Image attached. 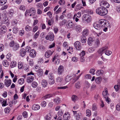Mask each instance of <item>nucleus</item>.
Masks as SVG:
<instances>
[{
	"label": "nucleus",
	"instance_id": "58836bf2",
	"mask_svg": "<svg viewBox=\"0 0 120 120\" xmlns=\"http://www.w3.org/2000/svg\"><path fill=\"white\" fill-rule=\"evenodd\" d=\"M2 63L3 65L5 67H7L9 65L8 63L6 60H3Z\"/></svg>",
	"mask_w": 120,
	"mask_h": 120
},
{
	"label": "nucleus",
	"instance_id": "ddd939ff",
	"mask_svg": "<svg viewBox=\"0 0 120 120\" xmlns=\"http://www.w3.org/2000/svg\"><path fill=\"white\" fill-rule=\"evenodd\" d=\"M34 79V77L30 75L28 76L26 79V82L28 83H30L32 82Z\"/></svg>",
	"mask_w": 120,
	"mask_h": 120
},
{
	"label": "nucleus",
	"instance_id": "f3484780",
	"mask_svg": "<svg viewBox=\"0 0 120 120\" xmlns=\"http://www.w3.org/2000/svg\"><path fill=\"white\" fill-rule=\"evenodd\" d=\"M101 15H106L108 13V11L105 8H102L101 9Z\"/></svg>",
	"mask_w": 120,
	"mask_h": 120
},
{
	"label": "nucleus",
	"instance_id": "2eb2a0df",
	"mask_svg": "<svg viewBox=\"0 0 120 120\" xmlns=\"http://www.w3.org/2000/svg\"><path fill=\"white\" fill-rule=\"evenodd\" d=\"M93 26L95 28L98 30H100L102 27L99 23L98 24L94 23L93 24Z\"/></svg>",
	"mask_w": 120,
	"mask_h": 120
},
{
	"label": "nucleus",
	"instance_id": "13d9d810",
	"mask_svg": "<svg viewBox=\"0 0 120 120\" xmlns=\"http://www.w3.org/2000/svg\"><path fill=\"white\" fill-rule=\"evenodd\" d=\"M40 34L39 31L37 32L34 35V39H36L38 37Z\"/></svg>",
	"mask_w": 120,
	"mask_h": 120
},
{
	"label": "nucleus",
	"instance_id": "4468645a",
	"mask_svg": "<svg viewBox=\"0 0 120 120\" xmlns=\"http://www.w3.org/2000/svg\"><path fill=\"white\" fill-rule=\"evenodd\" d=\"M34 8H31L30 10L29 11L26 10L25 12V15L26 16L27 15L28 13H31L33 15H34L35 11V10L34 9Z\"/></svg>",
	"mask_w": 120,
	"mask_h": 120
},
{
	"label": "nucleus",
	"instance_id": "bb28decb",
	"mask_svg": "<svg viewBox=\"0 0 120 120\" xmlns=\"http://www.w3.org/2000/svg\"><path fill=\"white\" fill-rule=\"evenodd\" d=\"M75 117L76 120H79L82 118L81 113H79L77 114Z\"/></svg>",
	"mask_w": 120,
	"mask_h": 120
},
{
	"label": "nucleus",
	"instance_id": "423d86ee",
	"mask_svg": "<svg viewBox=\"0 0 120 120\" xmlns=\"http://www.w3.org/2000/svg\"><path fill=\"white\" fill-rule=\"evenodd\" d=\"M99 23L102 27L106 26L107 24V21L105 19H100L99 22Z\"/></svg>",
	"mask_w": 120,
	"mask_h": 120
},
{
	"label": "nucleus",
	"instance_id": "72a5a7b5",
	"mask_svg": "<svg viewBox=\"0 0 120 120\" xmlns=\"http://www.w3.org/2000/svg\"><path fill=\"white\" fill-rule=\"evenodd\" d=\"M17 63L15 61H13L11 63L10 66L11 68H12L15 67Z\"/></svg>",
	"mask_w": 120,
	"mask_h": 120
},
{
	"label": "nucleus",
	"instance_id": "412c9836",
	"mask_svg": "<svg viewBox=\"0 0 120 120\" xmlns=\"http://www.w3.org/2000/svg\"><path fill=\"white\" fill-rule=\"evenodd\" d=\"M104 73V71L102 70H97L96 73V74L97 76L101 75Z\"/></svg>",
	"mask_w": 120,
	"mask_h": 120
},
{
	"label": "nucleus",
	"instance_id": "bf43d9fd",
	"mask_svg": "<svg viewBox=\"0 0 120 120\" xmlns=\"http://www.w3.org/2000/svg\"><path fill=\"white\" fill-rule=\"evenodd\" d=\"M109 26V25L108 24H108L107 25H106V26H103L104 27V28L103 29V30L105 32H106L108 31V28Z\"/></svg>",
	"mask_w": 120,
	"mask_h": 120
},
{
	"label": "nucleus",
	"instance_id": "5701e85b",
	"mask_svg": "<svg viewBox=\"0 0 120 120\" xmlns=\"http://www.w3.org/2000/svg\"><path fill=\"white\" fill-rule=\"evenodd\" d=\"M102 94L104 98H105L106 97H108V91L107 88H105L104 90L103 91Z\"/></svg>",
	"mask_w": 120,
	"mask_h": 120
},
{
	"label": "nucleus",
	"instance_id": "3c124183",
	"mask_svg": "<svg viewBox=\"0 0 120 120\" xmlns=\"http://www.w3.org/2000/svg\"><path fill=\"white\" fill-rule=\"evenodd\" d=\"M60 99L57 98L53 99V101L55 103L58 104L60 103Z\"/></svg>",
	"mask_w": 120,
	"mask_h": 120
},
{
	"label": "nucleus",
	"instance_id": "4be33fe9",
	"mask_svg": "<svg viewBox=\"0 0 120 120\" xmlns=\"http://www.w3.org/2000/svg\"><path fill=\"white\" fill-rule=\"evenodd\" d=\"M47 82L46 80L43 79L42 80L41 84L43 87H47Z\"/></svg>",
	"mask_w": 120,
	"mask_h": 120
},
{
	"label": "nucleus",
	"instance_id": "e2e57ef3",
	"mask_svg": "<svg viewBox=\"0 0 120 120\" xmlns=\"http://www.w3.org/2000/svg\"><path fill=\"white\" fill-rule=\"evenodd\" d=\"M26 51L30 52L31 50V47L29 46H28L26 48Z\"/></svg>",
	"mask_w": 120,
	"mask_h": 120
},
{
	"label": "nucleus",
	"instance_id": "6e6d98bb",
	"mask_svg": "<svg viewBox=\"0 0 120 120\" xmlns=\"http://www.w3.org/2000/svg\"><path fill=\"white\" fill-rule=\"evenodd\" d=\"M23 68H24V70L26 71H28L29 70V67L27 64L25 65Z\"/></svg>",
	"mask_w": 120,
	"mask_h": 120
},
{
	"label": "nucleus",
	"instance_id": "603ef678",
	"mask_svg": "<svg viewBox=\"0 0 120 120\" xmlns=\"http://www.w3.org/2000/svg\"><path fill=\"white\" fill-rule=\"evenodd\" d=\"M95 48L94 47H90L88 49V51L90 52H92L95 50Z\"/></svg>",
	"mask_w": 120,
	"mask_h": 120
},
{
	"label": "nucleus",
	"instance_id": "338daca9",
	"mask_svg": "<svg viewBox=\"0 0 120 120\" xmlns=\"http://www.w3.org/2000/svg\"><path fill=\"white\" fill-rule=\"evenodd\" d=\"M43 61V59L42 58H39L38 60V63L39 64L42 63Z\"/></svg>",
	"mask_w": 120,
	"mask_h": 120
},
{
	"label": "nucleus",
	"instance_id": "aec40b11",
	"mask_svg": "<svg viewBox=\"0 0 120 120\" xmlns=\"http://www.w3.org/2000/svg\"><path fill=\"white\" fill-rule=\"evenodd\" d=\"M89 30L87 29H85L82 32V34L85 37L88 35L89 34Z\"/></svg>",
	"mask_w": 120,
	"mask_h": 120
},
{
	"label": "nucleus",
	"instance_id": "7ed1b4c3",
	"mask_svg": "<svg viewBox=\"0 0 120 120\" xmlns=\"http://www.w3.org/2000/svg\"><path fill=\"white\" fill-rule=\"evenodd\" d=\"M9 101V99L5 100L2 98H0V102L3 107L5 106L8 105V101Z\"/></svg>",
	"mask_w": 120,
	"mask_h": 120
},
{
	"label": "nucleus",
	"instance_id": "6ab92c4d",
	"mask_svg": "<svg viewBox=\"0 0 120 120\" xmlns=\"http://www.w3.org/2000/svg\"><path fill=\"white\" fill-rule=\"evenodd\" d=\"M40 108V106L38 104H34L32 107V109L34 110H37Z\"/></svg>",
	"mask_w": 120,
	"mask_h": 120
},
{
	"label": "nucleus",
	"instance_id": "0eeeda50",
	"mask_svg": "<svg viewBox=\"0 0 120 120\" xmlns=\"http://www.w3.org/2000/svg\"><path fill=\"white\" fill-rule=\"evenodd\" d=\"M81 43L79 41H76L74 43V46L78 50H81L82 47L81 45Z\"/></svg>",
	"mask_w": 120,
	"mask_h": 120
},
{
	"label": "nucleus",
	"instance_id": "f8f14e48",
	"mask_svg": "<svg viewBox=\"0 0 120 120\" xmlns=\"http://www.w3.org/2000/svg\"><path fill=\"white\" fill-rule=\"evenodd\" d=\"M29 55L31 57L34 58L36 56L37 53L36 51L34 49H32Z\"/></svg>",
	"mask_w": 120,
	"mask_h": 120
},
{
	"label": "nucleus",
	"instance_id": "09e8293b",
	"mask_svg": "<svg viewBox=\"0 0 120 120\" xmlns=\"http://www.w3.org/2000/svg\"><path fill=\"white\" fill-rule=\"evenodd\" d=\"M7 37L8 39L10 40L12 39L13 36L10 33H8L7 35Z\"/></svg>",
	"mask_w": 120,
	"mask_h": 120
},
{
	"label": "nucleus",
	"instance_id": "9b49d317",
	"mask_svg": "<svg viewBox=\"0 0 120 120\" xmlns=\"http://www.w3.org/2000/svg\"><path fill=\"white\" fill-rule=\"evenodd\" d=\"M53 53V52H52L50 50H48L45 52V56L47 58H49L52 55Z\"/></svg>",
	"mask_w": 120,
	"mask_h": 120
},
{
	"label": "nucleus",
	"instance_id": "37998d69",
	"mask_svg": "<svg viewBox=\"0 0 120 120\" xmlns=\"http://www.w3.org/2000/svg\"><path fill=\"white\" fill-rule=\"evenodd\" d=\"M94 41L93 38L91 37H89L88 39V42L89 45H90Z\"/></svg>",
	"mask_w": 120,
	"mask_h": 120
},
{
	"label": "nucleus",
	"instance_id": "f704fd0d",
	"mask_svg": "<svg viewBox=\"0 0 120 120\" xmlns=\"http://www.w3.org/2000/svg\"><path fill=\"white\" fill-rule=\"evenodd\" d=\"M24 79L21 78L19 79L18 81V83L20 85H22L24 83Z\"/></svg>",
	"mask_w": 120,
	"mask_h": 120
},
{
	"label": "nucleus",
	"instance_id": "9d476101",
	"mask_svg": "<svg viewBox=\"0 0 120 120\" xmlns=\"http://www.w3.org/2000/svg\"><path fill=\"white\" fill-rule=\"evenodd\" d=\"M7 30V28L5 26H2L0 28V33L1 34H5Z\"/></svg>",
	"mask_w": 120,
	"mask_h": 120
},
{
	"label": "nucleus",
	"instance_id": "6e6552de",
	"mask_svg": "<svg viewBox=\"0 0 120 120\" xmlns=\"http://www.w3.org/2000/svg\"><path fill=\"white\" fill-rule=\"evenodd\" d=\"M64 71V68L63 66L60 65L58 69V72L59 75H61L63 73Z\"/></svg>",
	"mask_w": 120,
	"mask_h": 120
},
{
	"label": "nucleus",
	"instance_id": "ea45409f",
	"mask_svg": "<svg viewBox=\"0 0 120 120\" xmlns=\"http://www.w3.org/2000/svg\"><path fill=\"white\" fill-rule=\"evenodd\" d=\"M25 29L27 31H29L32 30V27L29 25L26 26L25 27Z\"/></svg>",
	"mask_w": 120,
	"mask_h": 120
},
{
	"label": "nucleus",
	"instance_id": "49530a36",
	"mask_svg": "<svg viewBox=\"0 0 120 120\" xmlns=\"http://www.w3.org/2000/svg\"><path fill=\"white\" fill-rule=\"evenodd\" d=\"M72 101H75L78 99L77 97L75 95H73L72 96Z\"/></svg>",
	"mask_w": 120,
	"mask_h": 120
},
{
	"label": "nucleus",
	"instance_id": "c756f323",
	"mask_svg": "<svg viewBox=\"0 0 120 120\" xmlns=\"http://www.w3.org/2000/svg\"><path fill=\"white\" fill-rule=\"evenodd\" d=\"M48 82L50 85L53 84L55 82L54 78H49Z\"/></svg>",
	"mask_w": 120,
	"mask_h": 120
},
{
	"label": "nucleus",
	"instance_id": "b1692460",
	"mask_svg": "<svg viewBox=\"0 0 120 120\" xmlns=\"http://www.w3.org/2000/svg\"><path fill=\"white\" fill-rule=\"evenodd\" d=\"M102 81L101 77H99L96 78L95 80V82L97 84H100Z\"/></svg>",
	"mask_w": 120,
	"mask_h": 120
},
{
	"label": "nucleus",
	"instance_id": "f03ea898",
	"mask_svg": "<svg viewBox=\"0 0 120 120\" xmlns=\"http://www.w3.org/2000/svg\"><path fill=\"white\" fill-rule=\"evenodd\" d=\"M46 40L53 41L54 39V35L52 32H50L45 37Z\"/></svg>",
	"mask_w": 120,
	"mask_h": 120
},
{
	"label": "nucleus",
	"instance_id": "de8ad7c7",
	"mask_svg": "<svg viewBox=\"0 0 120 120\" xmlns=\"http://www.w3.org/2000/svg\"><path fill=\"white\" fill-rule=\"evenodd\" d=\"M88 15L87 14L84 15L82 16V21L84 22H85L88 17Z\"/></svg>",
	"mask_w": 120,
	"mask_h": 120
},
{
	"label": "nucleus",
	"instance_id": "5fc2aeb1",
	"mask_svg": "<svg viewBox=\"0 0 120 120\" xmlns=\"http://www.w3.org/2000/svg\"><path fill=\"white\" fill-rule=\"evenodd\" d=\"M86 116L88 117H89L91 115V111L89 109H87L86 110Z\"/></svg>",
	"mask_w": 120,
	"mask_h": 120
},
{
	"label": "nucleus",
	"instance_id": "7c9ffc66",
	"mask_svg": "<svg viewBox=\"0 0 120 120\" xmlns=\"http://www.w3.org/2000/svg\"><path fill=\"white\" fill-rule=\"evenodd\" d=\"M67 51L68 53L72 54L73 52V48L72 47H69V48L67 49Z\"/></svg>",
	"mask_w": 120,
	"mask_h": 120
},
{
	"label": "nucleus",
	"instance_id": "c85d7f7f",
	"mask_svg": "<svg viewBox=\"0 0 120 120\" xmlns=\"http://www.w3.org/2000/svg\"><path fill=\"white\" fill-rule=\"evenodd\" d=\"M52 116L50 114H47L45 117V120H50Z\"/></svg>",
	"mask_w": 120,
	"mask_h": 120
},
{
	"label": "nucleus",
	"instance_id": "e433bc0d",
	"mask_svg": "<svg viewBox=\"0 0 120 120\" xmlns=\"http://www.w3.org/2000/svg\"><path fill=\"white\" fill-rule=\"evenodd\" d=\"M38 83L35 81L33 82L32 83L31 86L33 88H35L38 86Z\"/></svg>",
	"mask_w": 120,
	"mask_h": 120
},
{
	"label": "nucleus",
	"instance_id": "2f4dec72",
	"mask_svg": "<svg viewBox=\"0 0 120 120\" xmlns=\"http://www.w3.org/2000/svg\"><path fill=\"white\" fill-rule=\"evenodd\" d=\"M63 80V78L62 77H58L56 79V81L57 82H61Z\"/></svg>",
	"mask_w": 120,
	"mask_h": 120
},
{
	"label": "nucleus",
	"instance_id": "20e7f679",
	"mask_svg": "<svg viewBox=\"0 0 120 120\" xmlns=\"http://www.w3.org/2000/svg\"><path fill=\"white\" fill-rule=\"evenodd\" d=\"M100 5L102 8H109L110 5L105 1H101L100 3Z\"/></svg>",
	"mask_w": 120,
	"mask_h": 120
},
{
	"label": "nucleus",
	"instance_id": "a211bd4d",
	"mask_svg": "<svg viewBox=\"0 0 120 120\" xmlns=\"http://www.w3.org/2000/svg\"><path fill=\"white\" fill-rule=\"evenodd\" d=\"M67 26L68 28H70L74 27V25L72 21L69 20L67 22Z\"/></svg>",
	"mask_w": 120,
	"mask_h": 120
},
{
	"label": "nucleus",
	"instance_id": "0e129e2a",
	"mask_svg": "<svg viewBox=\"0 0 120 120\" xmlns=\"http://www.w3.org/2000/svg\"><path fill=\"white\" fill-rule=\"evenodd\" d=\"M96 88V85L93 84H92L91 86V90H93L95 89Z\"/></svg>",
	"mask_w": 120,
	"mask_h": 120
},
{
	"label": "nucleus",
	"instance_id": "c03bdc74",
	"mask_svg": "<svg viewBox=\"0 0 120 120\" xmlns=\"http://www.w3.org/2000/svg\"><path fill=\"white\" fill-rule=\"evenodd\" d=\"M114 88L116 91H117L120 88V83H119L118 85H115Z\"/></svg>",
	"mask_w": 120,
	"mask_h": 120
},
{
	"label": "nucleus",
	"instance_id": "473e14b6",
	"mask_svg": "<svg viewBox=\"0 0 120 120\" xmlns=\"http://www.w3.org/2000/svg\"><path fill=\"white\" fill-rule=\"evenodd\" d=\"M102 8H97L96 10V12L97 14L100 15L101 12V9Z\"/></svg>",
	"mask_w": 120,
	"mask_h": 120
},
{
	"label": "nucleus",
	"instance_id": "c9c22d12",
	"mask_svg": "<svg viewBox=\"0 0 120 120\" xmlns=\"http://www.w3.org/2000/svg\"><path fill=\"white\" fill-rule=\"evenodd\" d=\"M69 46L68 43L66 41H64L63 44V46L65 49L67 48Z\"/></svg>",
	"mask_w": 120,
	"mask_h": 120
},
{
	"label": "nucleus",
	"instance_id": "8fccbe9b",
	"mask_svg": "<svg viewBox=\"0 0 120 120\" xmlns=\"http://www.w3.org/2000/svg\"><path fill=\"white\" fill-rule=\"evenodd\" d=\"M53 95L51 94H48L45 95L44 97L45 99H46L50 98L51 97H53Z\"/></svg>",
	"mask_w": 120,
	"mask_h": 120
},
{
	"label": "nucleus",
	"instance_id": "4d7b16f0",
	"mask_svg": "<svg viewBox=\"0 0 120 120\" xmlns=\"http://www.w3.org/2000/svg\"><path fill=\"white\" fill-rule=\"evenodd\" d=\"M71 79V77L67 76H66L65 78V80L67 82L69 81Z\"/></svg>",
	"mask_w": 120,
	"mask_h": 120
},
{
	"label": "nucleus",
	"instance_id": "79ce46f5",
	"mask_svg": "<svg viewBox=\"0 0 120 120\" xmlns=\"http://www.w3.org/2000/svg\"><path fill=\"white\" fill-rule=\"evenodd\" d=\"M14 41L13 40L11 41L9 44V45L11 47H13L15 44Z\"/></svg>",
	"mask_w": 120,
	"mask_h": 120
},
{
	"label": "nucleus",
	"instance_id": "cd10ccee",
	"mask_svg": "<svg viewBox=\"0 0 120 120\" xmlns=\"http://www.w3.org/2000/svg\"><path fill=\"white\" fill-rule=\"evenodd\" d=\"M18 67L19 69H22L24 68L23 63L21 62H19L18 64Z\"/></svg>",
	"mask_w": 120,
	"mask_h": 120
},
{
	"label": "nucleus",
	"instance_id": "a878e982",
	"mask_svg": "<svg viewBox=\"0 0 120 120\" xmlns=\"http://www.w3.org/2000/svg\"><path fill=\"white\" fill-rule=\"evenodd\" d=\"M19 45L17 43H16L12 47V49L14 51H16L19 49Z\"/></svg>",
	"mask_w": 120,
	"mask_h": 120
},
{
	"label": "nucleus",
	"instance_id": "864d4df0",
	"mask_svg": "<svg viewBox=\"0 0 120 120\" xmlns=\"http://www.w3.org/2000/svg\"><path fill=\"white\" fill-rule=\"evenodd\" d=\"M92 20V18L91 16H88V17L85 21L87 22V23H89Z\"/></svg>",
	"mask_w": 120,
	"mask_h": 120
},
{
	"label": "nucleus",
	"instance_id": "052dcab7",
	"mask_svg": "<svg viewBox=\"0 0 120 120\" xmlns=\"http://www.w3.org/2000/svg\"><path fill=\"white\" fill-rule=\"evenodd\" d=\"M10 111V109L9 108H7L4 109V111L5 113L6 114L8 113Z\"/></svg>",
	"mask_w": 120,
	"mask_h": 120
},
{
	"label": "nucleus",
	"instance_id": "4c0bfd02",
	"mask_svg": "<svg viewBox=\"0 0 120 120\" xmlns=\"http://www.w3.org/2000/svg\"><path fill=\"white\" fill-rule=\"evenodd\" d=\"M64 113V111L60 109L59 110L57 113V115L59 116H62Z\"/></svg>",
	"mask_w": 120,
	"mask_h": 120
},
{
	"label": "nucleus",
	"instance_id": "a19ab883",
	"mask_svg": "<svg viewBox=\"0 0 120 120\" xmlns=\"http://www.w3.org/2000/svg\"><path fill=\"white\" fill-rule=\"evenodd\" d=\"M86 38L85 36H82L81 38V41L82 43L86 42Z\"/></svg>",
	"mask_w": 120,
	"mask_h": 120
},
{
	"label": "nucleus",
	"instance_id": "a18cd8bd",
	"mask_svg": "<svg viewBox=\"0 0 120 120\" xmlns=\"http://www.w3.org/2000/svg\"><path fill=\"white\" fill-rule=\"evenodd\" d=\"M19 30V28L17 27H15L13 28V31L14 33H17Z\"/></svg>",
	"mask_w": 120,
	"mask_h": 120
},
{
	"label": "nucleus",
	"instance_id": "69168bd1",
	"mask_svg": "<svg viewBox=\"0 0 120 120\" xmlns=\"http://www.w3.org/2000/svg\"><path fill=\"white\" fill-rule=\"evenodd\" d=\"M53 30L55 34H56L58 32V27L56 26L53 27Z\"/></svg>",
	"mask_w": 120,
	"mask_h": 120
},
{
	"label": "nucleus",
	"instance_id": "dca6fc26",
	"mask_svg": "<svg viewBox=\"0 0 120 120\" xmlns=\"http://www.w3.org/2000/svg\"><path fill=\"white\" fill-rule=\"evenodd\" d=\"M26 50L24 49H20L19 52V54L21 56L23 57L25 56L26 54Z\"/></svg>",
	"mask_w": 120,
	"mask_h": 120
},
{
	"label": "nucleus",
	"instance_id": "393cba45",
	"mask_svg": "<svg viewBox=\"0 0 120 120\" xmlns=\"http://www.w3.org/2000/svg\"><path fill=\"white\" fill-rule=\"evenodd\" d=\"M100 44V41L99 39H97L95 41L94 44V47L96 48L98 47Z\"/></svg>",
	"mask_w": 120,
	"mask_h": 120
},
{
	"label": "nucleus",
	"instance_id": "39448f33",
	"mask_svg": "<svg viewBox=\"0 0 120 120\" xmlns=\"http://www.w3.org/2000/svg\"><path fill=\"white\" fill-rule=\"evenodd\" d=\"M70 113L68 112H66L63 115V119L64 120H69L70 119Z\"/></svg>",
	"mask_w": 120,
	"mask_h": 120
},
{
	"label": "nucleus",
	"instance_id": "f257e3e1",
	"mask_svg": "<svg viewBox=\"0 0 120 120\" xmlns=\"http://www.w3.org/2000/svg\"><path fill=\"white\" fill-rule=\"evenodd\" d=\"M108 47L105 46L100 49L98 51V52L99 55L101 56L104 53H105L106 55L109 56L111 54L112 52L111 51L108 50Z\"/></svg>",
	"mask_w": 120,
	"mask_h": 120
},
{
	"label": "nucleus",
	"instance_id": "680f3d73",
	"mask_svg": "<svg viewBox=\"0 0 120 120\" xmlns=\"http://www.w3.org/2000/svg\"><path fill=\"white\" fill-rule=\"evenodd\" d=\"M90 85L89 83L87 81H86L85 82V87L86 88V89L88 88L90 86Z\"/></svg>",
	"mask_w": 120,
	"mask_h": 120
},
{
	"label": "nucleus",
	"instance_id": "1a4fd4ad",
	"mask_svg": "<svg viewBox=\"0 0 120 120\" xmlns=\"http://www.w3.org/2000/svg\"><path fill=\"white\" fill-rule=\"evenodd\" d=\"M4 85L7 87H8L11 85V81L9 79H5L4 81Z\"/></svg>",
	"mask_w": 120,
	"mask_h": 120
},
{
	"label": "nucleus",
	"instance_id": "774afa93",
	"mask_svg": "<svg viewBox=\"0 0 120 120\" xmlns=\"http://www.w3.org/2000/svg\"><path fill=\"white\" fill-rule=\"evenodd\" d=\"M46 102L44 101H42L41 103V105L42 107H45L46 106Z\"/></svg>",
	"mask_w": 120,
	"mask_h": 120
}]
</instances>
